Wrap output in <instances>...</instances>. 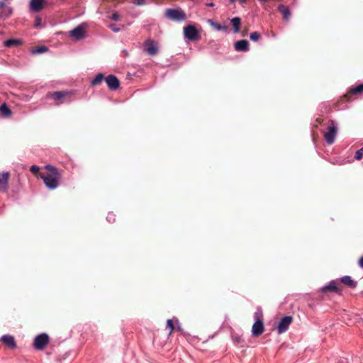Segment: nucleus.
I'll list each match as a JSON object with an SVG mask.
<instances>
[{
	"mask_svg": "<svg viewBox=\"0 0 363 363\" xmlns=\"http://www.w3.org/2000/svg\"><path fill=\"white\" fill-rule=\"evenodd\" d=\"M45 168L48 171L46 174H40L45 186L49 189H55L59 185L60 174L57 168L48 164Z\"/></svg>",
	"mask_w": 363,
	"mask_h": 363,
	"instance_id": "1",
	"label": "nucleus"
},
{
	"mask_svg": "<svg viewBox=\"0 0 363 363\" xmlns=\"http://www.w3.org/2000/svg\"><path fill=\"white\" fill-rule=\"evenodd\" d=\"M337 133V128L335 123L330 121L327 130L324 133V138L328 144L331 145L334 143Z\"/></svg>",
	"mask_w": 363,
	"mask_h": 363,
	"instance_id": "2",
	"label": "nucleus"
},
{
	"mask_svg": "<svg viewBox=\"0 0 363 363\" xmlns=\"http://www.w3.org/2000/svg\"><path fill=\"white\" fill-rule=\"evenodd\" d=\"M165 16L175 21H181L186 19L185 13L181 9H168L165 11Z\"/></svg>",
	"mask_w": 363,
	"mask_h": 363,
	"instance_id": "3",
	"label": "nucleus"
},
{
	"mask_svg": "<svg viewBox=\"0 0 363 363\" xmlns=\"http://www.w3.org/2000/svg\"><path fill=\"white\" fill-rule=\"evenodd\" d=\"M184 35L191 41H196L201 38L199 30L192 25H188L184 28Z\"/></svg>",
	"mask_w": 363,
	"mask_h": 363,
	"instance_id": "4",
	"label": "nucleus"
},
{
	"mask_svg": "<svg viewBox=\"0 0 363 363\" xmlns=\"http://www.w3.org/2000/svg\"><path fill=\"white\" fill-rule=\"evenodd\" d=\"M49 337L45 333L37 335L34 339L33 346L38 350H43L48 344Z\"/></svg>",
	"mask_w": 363,
	"mask_h": 363,
	"instance_id": "5",
	"label": "nucleus"
},
{
	"mask_svg": "<svg viewBox=\"0 0 363 363\" xmlns=\"http://www.w3.org/2000/svg\"><path fill=\"white\" fill-rule=\"evenodd\" d=\"M86 26L84 24H80L69 32L70 37L77 40L83 39L86 36Z\"/></svg>",
	"mask_w": 363,
	"mask_h": 363,
	"instance_id": "6",
	"label": "nucleus"
},
{
	"mask_svg": "<svg viewBox=\"0 0 363 363\" xmlns=\"http://www.w3.org/2000/svg\"><path fill=\"white\" fill-rule=\"evenodd\" d=\"M293 318L290 315L284 316L279 321L277 326V332L279 334H281L285 333L291 323H292Z\"/></svg>",
	"mask_w": 363,
	"mask_h": 363,
	"instance_id": "7",
	"label": "nucleus"
},
{
	"mask_svg": "<svg viewBox=\"0 0 363 363\" xmlns=\"http://www.w3.org/2000/svg\"><path fill=\"white\" fill-rule=\"evenodd\" d=\"M363 92V84H360L355 87L350 88L343 96L342 99L347 101H350L354 95L359 94Z\"/></svg>",
	"mask_w": 363,
	"mask_h": 363,
	"instance_id": "8",
	"label": "nucleus"
},
{
	"mask_svg": "<svg viewBox=\"0 0 363 363\" xmlns=\"http://www.w3.org/2000/svg\"><path fill=\"white\" fill-rule=\"evenodd\" d=\"M264 330V323L262 320L258 318L252 325V333L254 337L260 336Z\"/></svg>",
	"mask_w": 363,
	"mask_h": 363,
	"instance_id": "9",
	"label": "nucleus"
},
{
	"mask_svg": "<svg viewBox=\"0 0 363 363\" xmlns=\"http://www.w3.org/2000/svg\"><path fill=\"white\" fill-rule=\"evenodd\" d=\"M145 51L147 52L150 55H155L158 49L154 40L151 39L147 40L145 43Z\"/></svg>",
	"mask_w": 363,
	"mask_h": 363,
	"instance_id": "10",
	"label": "nucleus"
},
{
	"mask_svg": "<svg viewBox=\"0 0 363 363\" xmlns=\"http://www.w3.org/2000/svg\"><path fill=\"white\" fill-rule=\"evenodd\" d=\"M105 81L111 90H116L120 86V81L114 75H108L105 78Z\"/></svg>",
	"mask_w": 363,
	"mask_h": 363,
	"instance_id": "11",
	"label": "nucleus"
},
{
	"mask_svg": "<svg viewBox=\"0 0 363 363\" xmlns=\"http://www.w3.org/2000/svg\"><path fill=\"white\" fill-rule=\"evenodd\" d=\"M320 291L323 293L331 291L337 294H341V288L339 287L334 281H330L328 285L321 288Z\"/></svg>",
	"mask_w": 363,
	"mask_h": 363,
	"instance_id": "12",
	"label": "nucleus"
},
{
	"mask_svg": "<svg viewBox=\"0 0 363 363\" xmlns=\"http://www.w3.org/2000/svg\"><path fill=\"white\" fill-rule=\"evenodd\" d=\"M0 18L6 19L9 18L12 13V9L9 6H5V2L0 1Z\"/></svg>",
	"mask_w": 363,
	"mask_h": 363,
	"instance_id": "13",
	"label": "nucleus"
},
{
	"mask_svg": "<svg viewBox=\"0 0 363 363\" xmlns=\"http://www.w3.org/2000/svg\"><path fill=\"white\" fill-rule=\"evenodd\" d=\"M1 340L10 349H15L17 347L14 337L12 335H4L1 337Z\"/></svg>",
	"mask_w": 363,
	"mask_h": 363,
	"instance_id": "14",
	"label": "nucleus"
},
{
	"mask_svg": "<svg viewBox=\"0 0 363 363\" xmlns=\"http://www.w3.org/2000/svg\"><path fill=\"white\" fill-rule=\"evenodd\" d=\"M9 178V174L7 172L0 174V189L3 191H7Z\"/></svg>",
	"mask_w": 363,
	"mask_h": 363,
	"instance_id": "15",
	"label": "nucleus"
},
{
	"mask_svg": "<svg viewBox=\"0 0 363 363\" xmlns=\"http://www.w3.org/2000/svg\"><path fill=\"white\" fill-rule=\"evenodd\" d=\"M234 47L237 51L246 52L249 50V43L246 40H240L235 43Z\"/></svg>",
	"mask_w": 363,
	"mask_h": 363,
	"instance_id": "16",
	"label": "nucleus"
},
{
	"mask_svg": "<svg viewBox=\"0 0 363 363\" xmlns=\"http://www.w3.org/2000/svg\"><path fill=\"white\" fill-rule=\"evenodd\" d=\"M44 0H31L30 3V9L39 12L43 9Z\"/></svg>",
	"mask_w": 363,
	"mask_h": 363,
	"instance_id": "17",
	"label": "nucleus"
},
{
	"mask_svg": "<svg viewBox=\"0 0 363 363\" xmlns=\"http://www.w3.org/2000/svg\"><path fill=\"white\" fill-rule=\"evenodd\" d=\"M278 11L282 14L284 21H289L291 16V12L288 6L280 4L278 6Z\"/></svg>",
	"mask_w": 363,
	"mask_h": 363,
	"instance_id": "18",
	"label": "nucleus"
},
{
	"mask_svg": "<svg viewBox=\"0 0 363 363\" xmlns=\"http://www.w3.org/2000/svg\"><path fill=\"white\" fill-rule=\"evenodd\" d=\"M22 43V40L17 38H10L4 42V46L6 48L17 47Z\"/></svg>",
	"mask_w": 363,
	"mask_h": 363,
	"instance_id": "19",
	"label": "nucleus"
},
{
	"mask_svg": "<svg viewBox=\"0 0 363 363\" xmlns=\"http://www.w3.org/2000/svg\"><path fill=\"white\" fill-rule=\"evenodd\" d=\"M341 283L347 286L350 288H355L357 286V282L354 281L350 276H344L340 279Z\"/></svg>",
	"mask_w": 363,
	"mask_h": 363,
	"instance_id": "20",
	"label": "nucleus"
},
{
	"mask_svg": "<svg viewBox=\"0 0 363 363\" xmlns=\"http://www.w3.org/2000/svg\"><path fill=\"white\" fill-rule=\"evenodd\" d=\"M69 94L70 92L69 91H55L53 92L52 94H50V96L55 101H61L62 99L65 98Z\"/></svg>",
	"mask_w": 363,
	"mask_h": 363,
	"instance_id": "21",
	"label": "nucleus"
},
{
	"mask_svg": "<svg viewBox=\"0 0 363 363\" xmlns=\"http://www.w3.org/2000/svg\"><path fill=\"white\" fill-rule=\"evenodd\" d=\"M208 23H209V25L211 26H212L213 28H214L217 30H222V31H224V32L228 31V26L226 25L219 24L218 23L214 22L211 19H209L208 21Z\"/></svg>",
	"mask_w": 363,
	"mask_h": 363,
	"instance_id": "22",
	"label": "nucleus"
},
{
	"mask_svg": "<svg viewBox=\"0 0 363 363\" xmlns=\"http://www.w3.org/2000/svg\"><path fill=\"white\" fill-rule=\"evenodd\" d=\"M235 33H238L240 30L241 19L239 17H235L230 21Z\"/></svg>",
	"mask_w": 363,
	"mask_h": 363,
	"instance_id": "23",
	"label": "nucleus"
},
{
	"mask_svg": "<svg viewBox=\"0 0 363 363\" xmlns=\"http://www.w3.org/2000/svg\"><path fill=\"white\" fill-rule=\"evenodd\" d=\"M0 112L3 117L8 118L11 115V111L4 103L0 106Z\"/></svg>",
	"mask_w": 363,
	"mask_h": 363,
	"instance_id": "24",
	"label": "nucleus"
},
{
	"mask_svg": "<svg viewBox=\"0 0 363 363\" xmlns=\"http://www.w3.org/2000/svg\"><path fill=\"white\" fill-rule=\"evenodd\" d=\"M48 50V48L45 46H40L37 47L35 49L31 50V53L33 55L42 54L46 52Z\"/></svg>",
	"mask_w": 363,
	"mask_h": 363,
	"instance_id": "25",
	"label": "nucleus"
},
{
	"mask_svg": "<svg viewBox=\"0 0 363 363\" xmlns=\"http://www.w3.org/2000/svg\"><path fill=\"white\" fill-rule=\"evenodd\" d=\"M105 79L103 74H98L93 79H92V86L93 85H99L101 83V82Z\"/></svg>",
	"mask_w": 363,
	"mask_h": 363,
	"instance_id": "26",
	"label": "nucleus"
},
{
	"mask_svg": "<svg viewBox=\"0 0 363 363\" xmlns=\"http://www.w3.org/2000/svg\"><path fill=\"white\" fill-rule=\"evenodd\" d=\"M261 38V34L259 32H253L250 33V38L251 40L257 42Z\"/></svg>",
	"mask_w": 363,
	"mask_h": 363,
	"instance_id": "27",
	"label": "nucleus"
},
{
	"mask_svg": "<svg viewBox=\"0 0 363 363\" xmlns=\"http://www.w3.org/2000/svg\"><path fill=\"white\" fill-rule=\"evenodd\" d=\"M362 157H363V147H362L361 149L356 151L354 157L356 160H360L362 158Z\"/></svg>",
	"mask_w": 363,
	"mask_h": 363,
	"instance_id": "28",
	"label": "nucleus"
},
{
	"mask_svg": "<svg viewBox=\"0 0 363 363\" xmlns=\"http://www.w3.org/2000/svg\"><path fill=\"white\" fill-rule=\"evenodd\" d=\"M167 328H169V335L173 332L174 327L172 320L168 319L167 321Z\"/></svg>",
	"mask_w": 363,
	"mask_h": 363,
	"instance_id": "29",
	"label": "nucleus"
},
{
	"mask_svg": "<svg viewBox=\"0 0 363 363\" xmlns=\"http://www.w3.org/2000/svg\"><path fill=\"white\" fill-rule=\"evenodd\" d=\"M108 28L113 32L116 33L121 30V28H119L116 24L111 23L108 25Z\"/></svg>",
	"mask_w": 363,
	"mask_h": 363,
	"instance_id": "30",
	"label": "nucleus"
},
{
	"mask_svg": "<svg viewBox=\"0 0 363 363\" xmlns=\"http://www.w3.org/2000/svg\"><path fill=\"white\" fill-rule=\"evenodd\" d=\"M109 18L113 21H119L121 19V16L118 13L115 12Z\"/></svg>",
	"mask_w": 363,
	"mask_h": 363,
	"instance_id": "31",
	"label": "nucleus"
},
{
	"mask_svg": "<svg viewBox=\"0 0 363 363\" xmlns=\"http://www.w3.org/2000/svg\"><path fill=\"white\" fill-rule=\"evenodd\" d=\"M30 172L33 174H37L39 170H40V168L39 167H38L37 165H32L30 167Z\"/></svg>",
	"mask_w": 363,
	"mask_h": 363,
	"instance_id": "32",
	"label": "nucleus"
},
{
	"mask_svg": "<svg viewBox=\"0 0 363 363\" xmlns=\"http://www.w3.org/2000/svg\"><path fill=\"white\" fill-rule=\"evenodd\" d=\"M146 1L145 0H135L133 1V4L137 5V6H144L146 4Z\"/></svg>",
	"mask_w": 363,
	"mask_h": 363,
	"instance_id": "33",
	"label": "nucleus"
},
{
	"mask_svg": "<svg viewBox=\"0 0 363 363\" xmlns=\"http://www.w3.org/2000/svg\"><path fill=\"white\" fill-rule=\"evenodd\" d=\"M41 26V18L40 17H36L35 20V27L38 28Z\"/></svg>",
	"mask_w": 363,
	"mask_h": 363,
	"instance_id": "34",
	"label": "nucleus"
},
{
	"mask_svg": "<svg viewBox=\"0 0 363 363\" xmlns=\"http://www.w3.org/2000/svg\"><path fill=\"white\" fill-rule=\"evenodd\" d=\"M358 264L359 265V267H360L361 268H362V269H363V256H362V257H361L359 259V260H358Z\"/></svg>",
	"mask_w": 363,
	"mask_h": 363,
	"instance_id": "35",
	"label": "nucleus"
},
{
	"mask_svg": "<svg viewBox=\"0 0 363 363\" xmlns=\"http://www.w3.org/2000/svg\"><path fill=\"white\" fill-rule=\"evenodd\" d=\"M238 1H239V2H240L241 4H243L246 3V1H247V0H238ZM230 1L231 3H233V2H235V0H230Z\"/></svg>",
	"mask_w": 363,
	"mask_h": 363,
	"instance_id": "36",
	"label": "nucleus"
},
{
	"mask_svg": "<svg viewBox=\"0 0 363 363\" xmlns=\"http://www.w3.org/2000/svg\"><path fill=\"white\" fill-rule=\"evenodd\" d=\"M316 121H317L318 123H322L323 120H322L321 118H317V119H316Z\"/></svg>",
	"mask_w": 363,
	"mask_h": 363,
	"instance_id": "37",
	"label": "nucleus"
},
{
	"mask_svg": "<svg viewBox=\"0 0 363 363\" xmlns=\"http://www.w3.org/2000/svg\"><path fill=\"white\" fill-rule=\"evenodd\" d=\"M261 2H267L268 0H259Z\"/></svg>",
	"mask_w": 363,
	"mask_h": 363,
	"instance_id": "38",
	"label": "nucleus"
},
{
	"mask_svg": "<svg viewBox=\"0 0 363 363\" xmlns=\"http://www.w3.org/2000/svg\"><path fill=\"white\" fill-rule=\"evenodd\" d=\"M214 4L213 3H211L208 4L209 6H213Z\"/></svg>",
	"mask_w": 363,
	"mask_h": 363,
	"instance_id": "39",
	"label": "nucleus"
}]
</instances>
